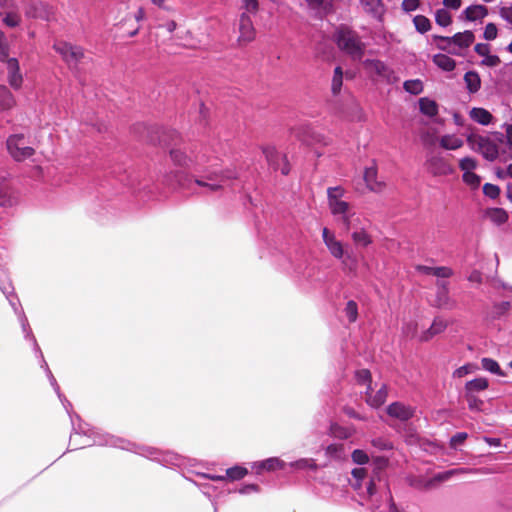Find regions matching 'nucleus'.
Returning a JSON list of instances; mask_svg holds the SVG:
<instances>
[{"instance_id":"10","label":"nucleus","mask_w":512,"mask_h":512,"mask_svg":"<svg viewBox=\"0 0 512 512\" xmlns=\"http://www.w3.org/2000/svg\"><path fill=\"white\" fill-rule=\"evenodd\" d=\"M255 35L256 32L250 16L242 13L239 19V43L247 44L255 39Z\"/></svg>"},{"instance_id":"45","label":"nucleus","mask_w":512,"mask_h":512,"mask_svg":"<svg viewBox=\"0 0 512 512\" xmlns=\"http://www.w3.org/2000/svg\"><path fill=\"white\" fill-rule=\"evenodd\" d=\"M500 192H501V190H500L499 186H497V185H494L491 183H486L483 186L484 195L491 199L498 198L500 195Z\"/></svg>"},{"instance_id":"14","label":"nucleus","mask_w":512,"mask_h":512,"mask_svg":"<svg viewBox=\"0 0 512 512\" xmlns=\"http://www.w3.org/2000/svg\"><path fill=\"white\" fill-rule=\"evenodd\" d=\"M414 409L401 402H393L387 407V414L400 421H407L414 416Z\"/></svg>"},{"instance_id":"60","label":"nucleus","mask_w":512,"mask_h":512,"mask_svg":"<svg viewBox=\"0 0 512 512\" xmlns=\"http://www.w3.org/2000/svg\"><path fill=\"white\" fill-rule=\"evenodd\" d=\"M419 5H420L419 0H403L401 6L405 12H411V11L416 10L419 7Z\"/></svg>"},{"instance_id":"25","label":"nucleus","mask_w":512,"mask_h":512,"mask_svg":"<svg viewBox=\"0 0 512 512\" xmlns=\"http://www.w3.org/2000/svg\"><path fill=\"white\" fill-rule=\"evenodd\" d=\"M464 81L468 91L472 94L479 91L481 87V79L477 72L468 71L464 75Z\"/></svg>"},{"instance_id":"33","label":"nucleus","mask_w":512,"mask_h":512,"mask_svg":"<svg viewBox=\"0 0 512 512\" xmlns=\"http://www.w3.org/2000/svg\"><path fill=\"white\" fill-rule=\"evenodd\" d=\"M481 364H482L483 369H485L491 373H494L499 376L505 375V373L501 370L497 361H495L491 358H482Z\"/></svg>"},{"instance_id":"9","label":"nucleus","mask_w":512,"mask_h":512,"mask_svg":"<svg viewBox=\"0 0 512 512\" xmlns=\"http://www.w3.org/2000/svg\"><path fill=\"white\" fill-rule=\"evenodd\" d=\"M456 470L439 473L430 480H425L419 476H410L407 478L408 484L418 490H425L430 488L435 482H442L447 480L451 475L455 474Z\"/></svg>"},{"instance_id":"47","label":"nucleus","mask_w":512,"mask_h":512,"mask_svg":"<svg viewBox=\"0 0 512 512\" xmlns=\"http://www.w3.org/2000/svg\"><path fill=\"white\" fill-rule=\"evenodd\" d=\"M344 453V445L343 444H330L326 448V454L328 456H332L334 458H341Z\"/></svg>"},{"instance_id":"22","label":"nucleus","mask_w":512,"mask_h":512,"mask_svg":"<svg viewBox=\"0 0 512 512\" xmlns=\"http://www.w3.org/2000/svg\"><path fill=\"white\" fill-rule=\"evenodd\" d=\"M16 105V100L10 90L0 85V111H7Z\"/></svg>"},{"instance_id":"8","label":"nucleus","mask_w":512,"mask_h":512,"mask_svg":"<svg viewBox=\"0 0 512 512\" xmlns=\"http://www.w3.org/2000/svg\"><path fill=\"white\" fill-rule=\"evenodd\" d=\"M25 15L28 18L49 21L53 16V8L43 2H29L25 7Z\"/></svg>"},{"instance_id":"44","label":"nucleus","mask_w":512,"mask_h":512,"mask_svg":"<svg viewBox=\"0 0 512 512\" xmlns=\"http://www.w3.org/2000/svg\"><path fill=\"white\" fill-rule=\"evenodd\" d=\"M352 461L356 464L363 465L369 462L368 454L361 449H356L351 454Z\"/></svg>"},{"instance_id":"52","label":"nucleus","mask_w":512,"mask_h":512,"mask_svg":"<svg viewBox=\"0 0 512 512\" xmlns=\"http://www.w3.org/2000/svg\"><path fill=\"white\" fill-rule=\"evenodd\" d=\"M356 378L360 383L368 382V390H371V373L367 369H361L356 372Z\"/></svg>"},{"instance_id":"35","label":"nucleus","mask_w":512,"mask_h":512,"mask_svg":"<svg viewBox=\"0 0 512 512\" xmlns=\"http://www.w3.org/2000/svg\"><path fill=\"white\" fill-rule=\"evenodd\" d=\"M435 21L442 27H447L452 23V17L446 9H438L435 13Z\"/></svg>"},{"instance_id":"13","label":"nucleus","mask_w":512,"mask_h":512,"mask_svg":"<svg viewBox=\"0 0 512 512\" xmlns=\"http://www.w3.org/2000/svg\"><path fill=\"white\" fill-rule=\"evenodd\" d=\"M435 39H439L443 42H446L447 45L454 43L460 48H468L474 42L475 36L472 31L466 30L464 32L456 33L452 37L435 36Z\"/></svg>"},{"instance_id":"46","label":"nucleus","mask_w":512,"mask_h":512,"mask_svg":"<svg viewBox=\"0 0 512 512\" xmlns=\"http://www.w3.org/2000/svg\"><path fill=\"white\" fill-rule=\"evenodd\" d=\"M477 166V162L472 157H464L459 161V168L465 172H469L475 169Z\"/></svg>"},{"instance_id":"32","label":"nucleus","mask_w":512,"mask_h":512,"mask_svg":"<svg viewBox=\"0 0 512 512\" xmlns=\"http://www.w3.org/2000/svg\"><path fill=\"white\" fill-rule=\"evenodd\" d=\"M488 216L496 224H503L507 222L508 213L502 208H493L488 211Z\"/></svg>"},{"instance_id":"38","label":"nucleus","mask_w":512,"mask_h":512,"mask_svg":"<svg viewBox=\"0 0 512 512\" xmlns=\"http://www.w3.org/2000/svg\"><path fill=\"white\" fill-rule=\"evenodd\" d=\"M344 312L350 323H354L358 318V305L354 300H349L346 303Z\"/></svg>"},{"instance_id":"53","label":"nucleus","mask_w":512,"mask_h":512,"mask_svg":"<svg viewBox=\"0 0 512 512\" xmlns=\"http://www.w3.org/2000/svg\"><path fill=\"white\" fill-rule=\"evenodd\" d=\"M295 466L299 469H311L317 470L318 465L313 459H301L295 463Z\"/></svg>"},{"instance_id":"54","label":"nucleus","mask_w":512,"mask_h":512,"mask_svg":"<svg viewBox=\"0 0 512 512\" xmlns=\"http://www.w3.org/2000/svg\"><path fill=\"white\" fill-rule=\"evenodd\" d=\"M497 27L494 23H488L485 27L483 37L486 40H494L497 37Z\"/></svg>"},{"instance_id":"59","label":"nucleus","mask_w":512,"mask_h":512,"mask_svg":"<svg viewBox=\"0 0 512 512\" xmlns=\"http://www.w3.org/2000/svg\"><path fill=\"white\" fill-rule=\"evenodd\" d=\"M371 443H372V445L374 447H376V448H378L380 450H389V449L393 448L392 444L389 441H387V440H385L383 438L373 439L371 441Z\"/></svg>"},{"instance_id":"7","label":"nucleus","mask_w":512,"mask_h":512,"mask_svg":"<svg viewBox=\"0 0 512 512\" xmlns=\"http://www.w3.org/2000/svg\"><path fill=\"white\" fill-rule=\"evenodd\" d=\"M425 166L427 171L433 176H445L453 172V168L448 161L440 155L430 156L427 159Z\"/></svg>"},{"instance_id":"20","label":"nucleus","mask_w":512,"mask_h":512,"mask_svg":"<svg viewBox=\"0 0 512 512\" xmlns=\"http://www.w3.org/2000/svg\"><path fill=\"white\" fill-rule=\"evenodd\" d=\"M489 387V381L484 377L475 378L466 382L464 387V393L476 394L484 391Z\"/></svg>"},{"instance_id":"4","label":"nucleus","mask_w":512,"mask_h":512,"mask_svg":"<svg viewBox=\"0 0 512 512\" xmlns=\"http://www.w3.org/2000/svg\"><path fill=\"white\" fill-rule=\"evenodd\" d=\"M6 146L15 161H24L34 155L35 149L29 145L24 134H14L7 138Z\"/></svg>"},{"instance_id":"39","label":"nucleus","mask_w":512,"mask_h":512,"mask_svg":"<svg viewBox=\"0 0 512 512\" xmlns=\"http://www.w3.org/2000/svg\"><path fill=\"white\" fill-rule=\"evenodd\" d=\"M344 194L345 190L341 186L329 187L327 189L328 204L332 203L333 201L342 200Z\"/></svg>"},{"instance_id":"58","label":"nucleus","mask_w":512,"mask_h":512,"mask_svg":"<svg viewBox=\"0 0 512 512\" xmlns=\"http://www.w3.org/2000/svg\"><path fill=\"white\" fill-rule=\"evenodd\" d=\"M342 264L345 270H348L349 272H355L357 267V262L355 258L351 257L350 255H347L343 260Z\"/></svg>"},{"instance_id":"5","label":"nucleus","mask_w":512,"mask_h":512,"mask_svg":"<svg viewBox=\"0 0 512 512\" xmlns=\"http://www.w3.org/2000/svg\"><path fill=\"white\" fill-rule=\"evenodd\" d=\"M467 143L488 161H494L498 158V146L488 137L472 134L467 137Z\"/></svg>"},{"instance_id":"56","label":"nucleus","mask_w":512,"mask_h":512,"mask_svg":"<svg viewBox=\"0 0 512 512\" xmlns=\"http://www.w3.org/2000/svg\"><path fill=\"white\" fill-rule=\"evenodd\" d=\"M468 435L466 432H458L456 433L450 440V446L452 448H456L457 446L464 443L467 439Z\"/></svg>"},{"instance_id":"3","label":"nucleus","mask_w":512,"mask_h":512,"mask_svg":"<svg viewBox=\"0 0 512 512\" xmlns=\"http://www.w3.org/2000/svg\"><path fill=\"white\" fill-rule=\"evenodd\" d=\"M53 49L61 56L69 69L77 70L79 64L85 57L84 49L67 41H57Z\"/></svg>"},{"instance_id":"16","label":"nucleus","mask_w":512,"mask_h":512,"mask_svg":"<svg viewBox=\"0 0 512 512\" xmlns=\"http://www.w3.org/2000/svg\"><path fill=\"white\" fill-rule=\"evenodd\" d=\"M436 306L438 308L449 310L456 308V301L449 297V292L446 285H442L438 288L436 295Z\"/></svg>"},{"instance_id":"12","label":"nucleus","mask_w":512,"mask_h":512,"mask_svg":"<svg viewBox=\"0 0 512 512\" xmlns=\"http://www.w3.org/2000/svg\"><path fill=\"white\" fill-rule=\"evenodd\" d=\"M363 65L368 73L379 76L387 81L391 80L393 71L384 62L376 59H366Z\"/></svg>"},{"instance_id":"57","label":"nucleus","mask_w":512,"mask_h":512,"mask_svg":"<svg viewBox=\"0 0 512 512\" xmlns=\"http://www.w3.org/2000/svg\"><path fill=\"white\" fill-rule=\"evenodd\" d=\"M434 276L439 278H449L453 275V270L446 266L435 267Z\"/></svg>"},{"instance_id":"37","label":"nucleus","mask_w":512,"mask_h":512,"mask_svg":"<svg viewBox=\"0 0 512 512\" xmlns=\"http://www.w3.org/2000/svg\"><path fill=\"white\" fill-rule=\"evenodd\" d=\"M464 397L467 401L468 408L472 411H482V406L484 404L483 400L478 398L476 394H467L464 393Z\"/></svg>"},{"instance_id":"31","label":"nucleus","mask_w":512,"mask_h":512,"mask_svg":"<svg viewBox=\"0 0 512 512\" xmlns=\"http://www.w3.org/2000/svg\"><path fill=\"white\" fill-rule=\"evenodd\" d=\"M328 206L332 215L336 217H338L341 214H345L346 212H349L352 209L350 203L344 200L333 201L332 203H329Z\"/></svg>"},{"instance_id":"62","label":"nucleus","mask_w":512,"mask_h":512,"mask_svg":"<svg viewBox=\"0 0 512 512\" xmlns=\"http://www.w3.org/2000/svg\"><path fill=\"white\" fill-rule=\"evenodd\" d=\"M500 62H501V60L497 55H489L488 54L482 63L487 66H490V67H495V66L499 65Z\"/></svg>"},{"instance_id":"48","label":"nucleus","mask_w":512,"mask_h":512,"mask_svg":"<svg viewBox=\"0 0 512 512\" xmlns=\"http://www.w3.org/2000/svg\"><path fill=\"white\" fill-rule=\"evenodd\" d=\"M463 181L473 187H478L480 184V177L472 171L463 174Z\"/></svg>"},{"instance_id":"34","label":"nucleus","mask_w":512,"mask_h":512,"mask_svg":"<svg viewBox=\"0 0 512 512\" xmlns=\"http://www.w3.org/2000/svg\"><path fill=\"white\" fill-rule=\"evenodd\" d=\"M415 28L420 33H426L431 29L430 20L424 15H417L413 19Z\"/></svg>"},{"instance_id":"41","label":"nucleus","mask_w":512,"mask_h":512,"mask_svg":"<svg viewBox=\"0 0 512 512\" xmlns=\"http://www.w3.org/2000/svg\"><path fill=\"white\" fill-rule=\"evenodd\" d=\"M404 89L414 95H418L423 91V84L420 80H408L404 82Z\"/></svg>"},{"instance_id":"18","label":"nucleus","mask_w":512,"mask_h":512,"mask_svg":"<svg viewBox=\"0 0 512 512\" xmlns=\"http://www.w3.org/2000/svg\"><path fill=\"white\" fill-rule=\"evenodd\" d=\"M369 391L370 390L367 389L366 402L368 405L374 408H378L385 403L388 396V390L386 385H382L374 395L369 394Z\"/></svg>"},{"instance_id":"2","label":"nucleus","mask_w":512,"mask_h":512,"mask_svg":"<svg viewBox=\"0 0 512 512\" xmlns=\"http://www.w3.org/2000/svg\"><path fill=\"white\" fill-rule=\"evenodd\" d=\"M0 61L6 63L9 85L15 90L20 89L23 77L20 73L19 62L16 58L9 57V45L2 31H0Z\"/></svg>"},{"instance_id":"43","label":"nucleus","mask_w":512,"mask_h":512,"mask_svg":"<svg viewBox=\"0 0 512 512\" xmlns=\"http://www.w3.org/2000/svg\"><path fill=\"white\" fill-rule=\"evenodd\" d=\"M476 369H477V366L474 364H471V363L465 364V365L457 368L453 372V377L454 378H462L470 373H473L474 371H476Z\"/></svg>"},{"instance_id":"49","label":"nucleus","mask_w":512,"mask_h":512,"mask_svg":"<svg viewBox=\"0 0 512 512\" xmlns=\"http://www.w3.org/2000/svg\"><path fill=\"white\" fill-rule=\"evenodd\" d=\"M328 250L330 254L337 259H342L344 257L343 245L339 240L330 246Z\"/></svg>"},{"instance_id":"17","label":"nucleus","mask_w":512,"mask_h":512,"mask_svg":"<svg viewBox=\"0 0 512 512\" xmlns=\"http://www.w3.org/2000/svg\"><path fill=\"white\" fill-rule=\"evenodd\" d=\"M463 15L468 21H475L478 19H483L488 15V9L486 6L481 4L468 6L464 11Z\"/></svg>"},{"instance_id":"23","label":"nucleus","mask_w":512,"mask_h":512,"mask_svg":"<svg viewBox=\"0 0 512 512\" xmlns=\"http://www.w3.org/2000/svg\"><path fill=\"white\" fill-rule=\"evenodd\" d=\"M470 118L481 125H489L492 122V114L484 109L474 107L470 111Z\"/></svg>"},{"instance_id":"55","label":"nucleus","mask_w":512,"mask_h":512,"mask_svg":"<svg viewBox=\"0 0 512 512\" xmlns=\"http://www.w3.org/2000/svg\"><path fill=\"white\" fill-rule=\"evenodd\" d=\"M322 237L327 249L338 241L335 235L326 227L322 230Z\"/></svg>"},{"instance_id":"36","label":"nucleus","mask_w":512,"mask_h":512,"mask_svg":"<svg viewBox=\"0 0 512 512\" xmlns=\"http://www.w3.org/2000/svg\"><path fill=\"white\" fill-rule=\"evenodd\" d=\"M330 434L335 437V438H339V439H347L351 436V433L350 431L339 425L338 423H332L330 425Z\"/></svg>"},{"instance_id":"42","label":"nucleus","mask_w":512,"mask_h":512,"mask_svg":"<svg viewBox=\"0 0 512 512\" xmlns=\"http://www.w3.org/2000/svg\"><path fill=\"white\" fill-rule=\"evenodd\" d=\"M311 9H323L328 11L332 7L333 0H305Z\"/></svg>"},{"instance_id":"21","label":"nucleus","mask_w":512,"mask_h":512,"mask_svg":"<svg viewBox=\"0 0 512 512\" xmlns=\"http://www.w3.org/2000/svg\"><path fill=\"white\" fill-rule=\"evenodd\" d=\"M446 327L447 323L445 320L441 318H435L429 329L422 334L421 340L429 341L435 335L442 333Z\"/></svg>"},{"instance_id":"63","label":"nucleus","mask_w":512,"mask_h":512,"mask_svg":"<svg viewBox=\"0 0 512 512\" xmlns=\"http://www.w3.org/2000/svg\"><path fill=\"white\" fill-rule=\"evenodd\" d=\"M475 52L480 56H487L490 52V47L488 44L478 43L474 47Z\"/></svg>"},{"instance_id":"28","label":"nucleus","mask_w":512,"mask_h":512,"mask_svg":"<svg viewBox=\"0 0 512 512\" xmlns=\"http://www.w3.org/2000/svg\"><path fill=\"white\" fill-rule=\"evenodd\" d=\"M419 108L421 113L429 117H434L438 113L437 103L429 98H421L419 100Z\"/></svg>"},{"instance_id":"40","label":"nucleus","mask_w":512,"mask_h":512,"mask_svg":"<svg viewBox=\"0 0 512 512\" xmlns=\"http://www.w3.org/2000/svg\"><path fill=\"white\" fill-rule=\"evenodd\" d=\"M170 157H171L172 161L179 166H185L188 163V157L180 149H177V148L171 149Z\"/></svg>"},{"instance_id":"64","label":"nucleus","mask_w":512,"mask_h":512,"mask_svg":"<svg viewBox=\"0 0 512 512\" xmlns=\"http://www.w3.org/2000/svg\"><path fill=\"white\" fill-rule=\"evenodd\" d=\"M500 16L512 24V6L500 8Z\"/></svg>"},{"instance_id":"26","label":"nucleus","mask_w":512,"mask_h":512,"mask_svg":"<svg viewBox=\"0 0 512 512\" xmlns=\"http://www.w3.org/2000/svg\"><path fill=\"white\" fill-rule=\"evenodd\" d=\"M433 62L444 71H452L456 66L455 60L446 54H436L433 57Z\"/></svg>"},{"instance_id":"11","label":"nucleus","mask_w":512,"mask_h":512,"mask_svg":"<svg viewBox=\"0 0 512 512\" xmlns=\"http://www.w3.org/2000/svg\"><path fill=\"white\" fill-rule=\"evenodd\" d=\"M262 152L265 155V158L268 164L276 171L279 169V161L282 159L285 164L281 169L283 175H287L290 171L289 165L287 162L286 155H280L277 149L273 146H265L262 148Z\"/></svg>"},{"instance_id":"15","label":"nucleus","mask_w":512,"mask_h":512,"mask_svg":"<svg viewBox=\"0 0 512 512\" xmlns=\"http://www.w3.org/2000/svg\"><path fill=\"white\" fill-rule=\"evenodd\" d=\"M364 180L369 190L373 192H382L386 187L384 182L377 180V168L375 166L365 169Z\"/></svg>"},{"instance_id":"1","label":"nucleus","mask_w":512,"mask_h":512,"mask_svg":"<svg viewBox=\"0 0 512 512\" xmlns=\"http://www.w3.org/2000/svg\"><path fill=\"white\" fill-rule=\"evenodd\" d=\"M335 41L338 48L353 60H361L364 56L365 43L362 42L358 33L349 27L340 26L335 33Z\"/></svg>"},{"instance_id":"24","label":"nucleus","mask_w":512,"mask_h":512,"mask_svg":"<svg viewBox=\"0 0 512 512\" xmlns=\"http://www.w3.org/2000/svg\"><path fill=\"white\" fill-rule=\"evenodd\" d=\"M351 238L355 245L362 247H367L373 242L371 235H369L364 228L357 227L354 229Z\"/></svg>"},{"instance_id":"6","label":"nucleus","mask_w":512,"mask_h":512,"mask_svg":"<svg viewBox=\"0 0 512 512\" xmlns=\"http://www.w3.org/2000/svg\"><path fill=\"white\" fill-rule=\"evenodd\" d=\"M236 178L237 172L235 170L227 169L210 173L202 179H195V183L201 187L207 188L211 192H216L222 189L223 184L226 181Z\"/></svg>"},{"instance_id":"27","label":"nucleus","mask_w":512,"mask_h":512,"mask_svg":"<svg viewBox=\"0 0 512 512\" xmlns=\"http://www.w3.org/2000/svg\"><path fill=\"white\" fill-rule=\"evenodd\" d=\"M356 214L352 209L349 212H346L345 214L339 215L338 219L343 225V228L345 231H349L350 229H356L357 223L360 221L358 217H355Z\"/></svg>"},{"instance_id":"30","label":"nucleus","mask_w":512,"mask_h":512,"mask_svg":"<svg viewBox=\"0 0 512 512\" xmlns=\"http://www.w3.org/2000/svg\"><path fill=\"white\" fill-rule=\"evenodd\" d=\"M440 146L447 150H456L463 146V141L452 135H444L440 139Z\"/></svg>"},{"instance_id":"61","label":"nucleus","mask_w":512,"mask_h":512,"mask_svg":"<svg viewBox=\"0 0 512 512\" xmlns=\"http://www.w3.org/2000/svg\"><path fill=\"white\" fill-rule=\"evenodd\" d=\"M342 83H343L342 77L333 76L331 90L334 95H336L340 92Z\"/></svg>"},{"instance_id":"19","label":"nucleus","mask_w":512,"mask_h":512,"mask_svg":"<svg viewBox=\"0 0 512 512\" xmlns=\"http://www.w3.org/2000/svg\"><path fill=\"white\" fill-rule=\"evenodd\" d=\"M17 202L12 189L6 182L0 183V206L11 207Z\"/></svg>"},{"instance_id":"29","label":"nucleus","mask_w":512,"mask_h":512,"mask_svg":"<svg viewBox=\"0 0 512 512\" xmlns=\"http://www.w3.org/2000/svg\"><path fill=\"white\" fill-rule=\"evenodd\" d=\"M248 474V470L245 467L234 466L226 470V477L232 481L240 480ZM217 480H224L225 476H218Z\"/></svg>"},{"instance_id":"51","label":"nucleus","mask_w":512,"mask_h":512,"mask_svg":"<svg viewBox=\"0 0 512 512\" xmlns=\"http://www.w3.org/2000/svg\"><path fill=\"white\" fill-rule=\"evenodd\" d=\"M292 133L301 141L308 142V140L305 138V135H308L311 133V129L308 126H299L297 128L292 129Z\"/></svg>"},{"instance_id":"50","label":"nucleus","mask_w":512,"mask_h":512,"mask_svg":"<svg viewBox=\"0 0 512 512\" xmlns=\"http://www.w3.org/2000/svg\"><path fill=\"white\" fill-rule=\"evenodd\" d=\"M3 22L9 27H16L21 22V17L17 13H7Z\"/></svg>"}]
</instances>
